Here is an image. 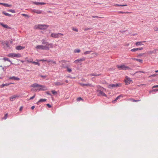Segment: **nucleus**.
Listing matches in <instances>:
<instances>
[{
	"label": "nucleus",
	"mask_w": 158,
	"mask_h": 158,
	"mask_svg": "<svg viewBox=\"0 0 158 158\" xmlns=\"http://www.w3.org/2000/svg\"><path fill=\"white\" fill-rule=\"evenodd\" d=\"M30 87L33 88L31 89V91L32 92L45 91L47 89L45 86L41 85L36 83L32 84Z\"/></svg>",
	"instance_id": "1"
},
{
	"label": "nucleus",
	"mask_w": 158,
	"mask_h": 158,
	"mask_svg": "<svg viewBox=\"0 0 158 158\" xmlns=\"http://www.w3.org/2000/svg\"><path fill=\"white\" fill-rule=\"evenodd\" d=\"M97 87L98 88V89L97 90V92L98 93L97 94L98 96H102L105 97H107V95L102 91V89H105L101 87L100 85L97 86Z\"/></svg>",
	"instance_id": "2"
},
{
	"label": "nucleus",
	"mask_w": 158,
	"mask_h": 158,
	"mask_svg": "<svg viewBox=\"0 0 158 158\" xmlns=\"http://www.w3.org/2000/svg\"><path fill=\"white\" fill-rule=\"evenodd\" d=\"M48 26L45 24H38L35 26V29H40L44 30L48 28Z\"/></svg>",
	"instance_id": "3"
},
{
	"label": "nucleus",
	"mask_w": 158,
	"mask_h": 158,
	"mask_svg": "<svg viewBox=\"0 0 158 158\" xmlns=\"http://www.w3.org/2000/svg\"><path fill=\"white\" fill-rule=\"evenodd\" d=\"M121 85L122 84L121 83H116L115 84H110L108 85V87L109 89H112L120 87Z\"/></svg>",
	"instance_id": "4"
},
{
	"label": "nucleus",
	"mask_w": 158,
	"mask_h": 158,
	"mask_svg": "<svg viewBox=\"0 0 158 158\" xmlns=\"http://www.w3.org/2000/svg\"><path fill=\"white\" fill-rule=\"evenodd\" d=\"M117 67L118 69L120 70H130L131 69V68H129L128 66H126L125 65H118L117 66Z\"/></svg>",
	"instance_id": "5"
},
{
	"label": "nucleus",
	"mask_w": 158,
	"mask_h": 158,
	"mask_svg": "<svg viewBox=\"0 0 158 158\" xmlns=\"http://www.w3.org/2000/svg\"><path fill=\"white\" fill-rule=\"evenodd\" d=\"M7 56L12 58L14 57L19 58L21 56V55L19 53H10L8 54Z\"/></svg>",
	"instance_id": "6"
},
{
	"label": "nucleus",
	"mask_w": 158,
	"mask_h": 158,
	"mask_svg": "<svg viewBox=\"0 0 158 158\" xmlns=\"http://www.w3.org/2000/svg\"><path fill=\"white\" fill-rule=\"evenodd\" d=\"M125 84L128 85L130 83H132V81L128 77L126 76L124 80Z\"/></svg>",
	"instance_id": "7"
},
{
	"label": "nucleus",
	"mask_w": 158,
	"mask_h": 158,
	"mask_svg": "<svg viewBox=\"0 0 158 158\" xmlns=\"http://www.w3.org/2000/svg\"><path fill=\"white\" fill-rule=\"evenodd\" d=\"M63 34L61 33H52L51 34V36L54 38H58L60 37L61 35H63Z\"/></svg>",
	"instance_id": "8"
},
{
	"label": "nucleus",
	"mask_w": 158,
	"mask_h": 158,
	"mask_svg": "<svg viewBox=\"0 0 158 158\" xmlns=\"http://www.w3.org/2000/svg\"><path fill=\"white\" fill-rule=\"evenodd\" d=\"M53 44H49L48 43V44H47L45 45L46 50H48L50 48H52L53 47Z\"/></svg>",
	"instance_id": "9"
},
{
	"label": "nucleus",
	"mask_w": 158,
	"mask_h": 158,
	"mask_svg": "<svg viewBox=\"0 0 158 158\" xmlns=\"http://www.w3.org/2000/svg\"><path fill=\"white\" fill-rule=\"evenodd\" d=\"M54 84L56 86H59V85H64V83L63 81H57L56 82H55L54 83Z\"/></svg>",
	"instance_id": "10"
},
{
	"label": "nucleus",
	"mask_w": 158,
	"mask_h": 158,
	"mask_svg": "<svg viewBox=\"0 0 158 158\" xmlns=\"http://www.w3.org/2000/svg\"><path fill=\"white\" fill-rule=\"evenodd\" d=\"M36 48L37 49H41V50H45L46 48L45 46H43L42 45H38L36 46Z\"/></svg>",
	"instance_id": "11"
},
{
	"label": "nucleus",
	"mask_w": 158,
	"mask_h": 158,
	"mask_svg": "<svg viewBox=\"0 0 158 158\" xmlns=\"http://www.w3.org/2000/svg\"><path fill=\"white\" fill-rule=\"evenodd\" d=\"M143 49V48H134L132 49H131V51L133 52H135L136 51H137L138 50H142Z\"/></svg>",
	"instance_id": "12"
},
{
	"label": "nucleus",
	"mask_w": 158,
	"mask_h": 158,
	"mask_svg": "<svg viewBox=\"0 0 158 158\" xmlns=\"http://www.w3.org/2000/svg\"><path fill=\"white\" fill-rule=\"evenodd\" d=\"M32 11L35 13L38 14H40L42 13L41 10H38L33 9L32 10Z\"/></svg>",
	"instance_id": "13"
},
{
	"label": "nucleus",
	"mask_w": 158,
	"mask_h": 158,
	"mask_svg": "<svg viewBox=\"0 0 158 158\" xmlns=\"http://www.w3.org/2000/svg\"><path fill=\"white\" fill-rule=\"evenodd\" d=\"M9 79H10V80H18V81H19L20 80L19 78L18 77H15V76H12L11 77H9Z\"/></svg>",
	"instance_id": "14"
},
{
	"label": "nucleus",
	"mask_w": 158,
	"mask_h": 158,
	"mask_svg": "<svg viewBox=\"0 0 158 158\" xmlns=\"http://www.w3.org/2000/svg\"><path fill=\"white\" fill-rule=\"evenodd\" d=\"M33 3L36 5H45L46 4V3L43 2H33Z\"/></svg>",
	"instance_id": "15"
},
{
	"label": "nucleus",
	"mask_w": 158,
	"mask_h": 158,
	"mask_svg": "<svg viewBox=\"0 0 158 158\" xmlns=\"http://www.w3.org/2000/svg\"><path fill=\"white\" fill-rule=\"evenodd\" d=\"M24 47L20 45L17 46L16 47V49L17 50H20L21 49H24Z\"/></svg>",
	"instance_id": "16"
},
{
	"label": "nucleus",
	"mask_w": 158,
	"mask_h": 158,
	"mask_svg": "<svg viewBox=\"0 0 158 158\" xmlns=\"http://www.w3.org/2000/svg\"><path fill=\"white\" fill-rule=\"evenodd\" d=\"M145 42V41H142V42H136L135 44L136 46H139L140 45H143V44H142L143 43Z\"/></svg>",
	"instance_id": "17"
},
{
	"label": "nucleus",
	"mask_w": 158,
	"mask_h": 158,
	"mask_svg": "<svg viewBox=\"0 0 158 158\" xmlns=\"http://www.w3.org/2000/svg\"><path fill=\"white\" fill-rule=\"evenodd\" d=\"M47 100V99H40L37 102V104H39V103L40 102H44L46 101Z\"/></svg>",
	"instance_id": "18"
},
{
	"label": "nucleus",
	"mask_w": 158,
	"mask_h": 158,
	"mask_svg": "<svg viewBox=\"0 0 158 158\" xmlns=\"http://www.w3.org/2000/svg\"><path fill=\"white\" fill-rule=\"evenodd\" d=\"M0 25L4 28H9V27L6 24H4L0 22Z\"/></svg>",
	"instance_id": "19"
},
{
	"label": "nucleus",
	"mask_w": 158,
	"mask_h": 158,
	"mask_svg": "<svg viewBox=\"0 0 158 158\" xmlns=\"http://www.w3.org/2000/svg\"><path fill=\"white\" fill-rule=\"evenodd\" d=\"M2 14H4L5 15L8 16L9 17H11L12 16V15L6 12L5 11H3L2 12Z\"/></svg>",
	"instance_id": "20"
},
{
	"label": "nucleus",
	"mask_w": 158,
	"mask_h": 158,
	"mask_svg": "<svg viewBox=\"0 0 158 158\" xmlns=\"http://www.w3.org/2000/svg\"><path fill=\"white\" fill-rule=\"evenodd\" d=\"M2 59L4 60L5 61H7L10 62V63L11 64H13L12 63L11 61L8 58L5 57V58H3Z\"/></svg>",
	"instance_id": "21"
},
{
	"label": "nucleus",
	"mask_w": 158,
	"mask_h": 158,
	"mask_svg": "<svg viewBox=\"0 0 158 158\" xmlns=\"http://www.w3.org/2000/svg\"><path fill=\"white\" fill-rule=\"evenodd\" d=\"M132 59L134 60H136V61H139V62H140V63H142V61H143V60H142L140 59H136V58H133Z\"/></svg>",
	"instance_id": "22"
},
{
	"label": "nucleus",
	"mask_w": 158,
	"mask_h": 158,
	"mask_svg": "<svg viewBox=\"0 0 158 158\" xmlns=\"http://www.w3.org/2000/svg\"><path fill=\"white\" fill-rule=\"evenodd\" d=\"M89 75L90 76H98L101 75V74H97L96 73H93L90 74Z\"/></svg>",
	"instance_id": "23"
},
{
	"label": "nucleus",
	"mask_w": 158,
	"mask_h": 158,
	"mask_svg": "<svg viewBox=\"0 0 158 158\" xmlns=\"http://www.w3.org/2000/svg\"><path fill=\"white\" fill-rule=\"evenodd\" d=\"M16 97V96H14L12 97H11L10 98V100L11 101H13L14 100H15Z\"/></svg>",
	"instance_id": "24"
},
{
	"label": "nucleus",
	"mask_w": 158,
	"mask_h": 158,
	"mask_svg": "<svg viewBox=\"0 0 158 158\" xmlns=\"http://www.w3.org/2000/svg\"><path fill=\"white\" fill-rule=\"evenodd\" d=\"M10 84L9 83H6V84H2L1 85V87H3L5 86H8Z\"/></svg>",
	"instance_id": "25"
},
{
	"label": "nucleus",
	"mask_w": 158,
	"mask_h": 158,
	"mask_svg": "<svg viewBox=\"0 0 158 158\" xmlns=\"http://www.w3.org/2000/svg\"><path fill=\"white\" fill-rule=\"evenodd\" d=\"M115 6H127V4L121 5V4H116L115 5Z\"/></svg>",
	"instance_id": "26"
},
{
	"label": "nucleus",
	"mask_w": 158,
	"mask_h": 158,
	"mask_svg": "<svg viewBox=\"0 0 158 158\" xmlns=\"http://www.w3.org/2000/svg\"><path fill=\"white\" fill-rule=\"evenodd\" d=\"M80 85L82 86H88V85H90V84H84V83H80Z\"/></svg>",
	"instance_id": "27"
},
{
	"label": "nucleus",
	"mask_w": 158,
	"mask_h": 158,
	"mask_svg": "<svg viewBox=\"0 0 158 158\" xmlns=\"http://www.w3.org/2000/svg\"><path fill=\"white\" fill-rule=\"evenodd\" d=\"M92 52L91 51H86L84 52V54L85 55L89 54L91 52Z\"/></svg>",
	"instance_id": "28"
},
{
	"label": "nucleus",
	"mask_w": 158,
	"mask_h": 158,
	"mask_svg": "<svg viewBox=\"0 0 158 158\" xmlns=\"http://www.w3.org/2000/svg\"><path fill=\"white\" fill-rule=\"evenodd\" d=\"M42 44H45L46 45L47 44H48V42H46L44 40H42Z\"/></svg>",
	"instance_id": "29"
},
{
	"label": "nucleus",
	"mask_w": 158,
	"mask_h": 158,
	"mask_svg": "<svg viewBox=\"0 0 158 158\" xmlns=\"http://www.w3.org/2000/svg\"><path fill=\"white\" fill-rule=\"evenodd\" d=\"M4 6L7 7H10L12 6V5H9L8 4L5 3Z\"/></svg>",
	"instance_id": "30"
},
{
	"label": "nucleus",
	"mask_w": 158,
	"mask_h": 158,
	"mask_svg": "<svg viewBox=\"0 0 158 158\" xmlns=\"http://www.w3.org/2000/svg\"><path fill=\"white\" fill-rule=\"evenodd\" d=\"M32 63L35 64V65H37L38 66L40 65V63L38 62H36L35 61H33L32 62Z\"/></svg>",
	"instance_id": "31"
},
{
	"label": "nucleus",
	"mask_w": 158,
	"mask_h": 158,
	"mask_svg": "<svg viewBox=\"0 0 158 158\" xmlns=\"http://www.w3.org/2000/svg\"><path fill=\"white\" fill-rule=\"evenodd\" d=\"M74 52L75 53H79L80 52V50L79 49H75L74 50Z\"/></svg>",
	"instance_id": "32"
},
{
	"label": "nucleus",
	"mask_w": 158,
	"mask_h": 158,
	"mask_svg": "<svg viewBox=\"0 0 158 158\" xmlns=\"http://www.w3.org/2000/svg\"><path fill=\"white\" fill-rule=\"evenodd\" d=\"M8 11L10 12H12L13 13H15V10L12 9H9L8 10H7Z\"/></svg>",
	"instance_id": "33"
},
{
	"label": "nucleus",
	"mask_w": 158,
	"mask_h": 158,
	"mask_svg": "<svg viewBox=\"0 0 158 158\" xmlns=\"http://www.w3.org/2000/svg\"><path fill=\"white\" fill-rule=\"evenodd\" d=\"M129 12H123V11H118V13L119 14H125V13H128Z\"/></svg>",
	"instance_id": "34"
},
{
	"label": "nucleus",
	"mask_w": 158,
	"mask_h": 158,
	"mask_svg": "<svg viewBox=\"0 0 158 158\" xmlns=\"http://www.w3.org/2000/svg\"><path fill=\"white\" fill-rule=\"evenodd\" d=\"M92 28H91V27L86 28H85L84 30L85 31H86L87 30H92Z\"/></svg>",
	"instance_id": "35"
},
{
	"label": "nucleus",
	"mask_w": 158,
	"mask_h": 158,
	"mask_svg": "<svg viewBox=\"0 0 158 158\" xmlns=\"http://www.w3.org/2000/svg\"><path fill=\"white\" fill-rule=\"evenodd\" d=\"M119 99V97L118 96L115 99L112 101V102L113 103H114L115 102V101H116L118 99Z\"/></svg>",
	"instance_id": "36"
},
{
	"label": "nucleus",
	"mask_w": 158,
	"mask_h": 158,
	"mask_svg": "<svg viewBox=\"0 0 158 158\" xmlns=\"http://www.w3.org/2000/svg\"><path fill=\"white\" fill-rule=\"evenodd\" d=\"M144 55V53H140L137 56V57H140L143 56Z\"/></svg>",
	"instance_id": "37"
},
{
	"label": "nucleus",
	"mask_w": 158,
	"mask_h": 158,
	"mask_svg": "<svg viewBox=\"0 0 158 158\" xmlns=\"http://www.w3.org/2000/svg\"><path fill=\"white\" fill-rule=\"evenodd\" d=\"M156 91H158V89H153L152 90H151L149 91V92L150 93H151L152 92H155Z\"/></svg>",
	"instance_id": "38"
},
{
	"label": "nucleus",
	"mask_w": 158,
	"mask_h": 158,
	"mask_svg": "<svg viewBox=\"0 0 158 158\" xmlns=\"http://www.w3.org/2000/svg\"><path fill=\"white\" fill-rule=\"evenodd\" d=\"M52 92L53 94H57V92L56 91H55V90H52Z\"/></svg>",
	"instance_id": "39"
},
{
	"label": "nucleus",
	"mask_w": 158,
	"mask_h": 158,
	"mask_svg": "<svg viewBox=\"0 0 158 158\" xmlns=\"http://www.w3.org/2000/svg\"><path fill=\"white\" fill-rule=\"evenodd\" d=\"M156 75V74H154L152 75H151L150 76H149L148 77H155Z\"/></svg>",
	"instance_id": "40"
},
{
	"label": "nucleus",
	"mask_w": 158,
	"mask_h": 158,
	"mask_svg": "<svg viewBox=\"0 0 158 158\" xmlns=\"http://www.w3.org/2000/svg\"><path fill=\"white\" fill-rule=\"evenodd\" d=\"M5 44L7 47H9L10 46L9 44V42L8 41H6L5 43Z\"/></svg>",
	"instance_id": "41"
},
{
	"label": "nucleus",
	"mask_w": 158,
	"mask_h": 158,
	"mask_svg": "<svg viewBox=\"0 0 158 158\" xmlns=\"http://www.w3.org/2000/svg\"><path fill=\"white\" fill-rule=\"evenodd\" d=\"M35 94L34 95V96H33L32 97L30 98L29 99V100H32V99H33L35 98Z\"/></svg>",
	"instance_id": "42"
},
{
	"label": "nucleus",
	"mask_w": 158,
	"mask_h": 158,
	"mask_svg": "<svg viewBox=\"0 0 158 158\" xmlns=\"http://www.w3.org/2000/svg\"><path fill=\"white\" fill-rule=\"evenodd\" d=\"M67 71L69 73H70L72 71V69H71L69 68L68 67H67Z\"/></svg>",
	"instance_id": "43"
},
{
	"label": "nucleus",
	"mask_w": 158,
	"mask_h": 158,
	"mask_svg": "<svg viewBox=\"0 0 158 158\" xmlns=\"http://www.w3.org/2000/svg\"><path fill=\"white\" fill-rule=\"evenodd\" d=\"M8 114H7H7H5V116H4V118H4V119H6L7 118V116H8Z\"/></svg>",
	"instance_id": "44"
},
{
	"label": "nucleus",
	"mask_w": 158,
	"mask_h": 158,
	"mask_svg": "<svg viewBox=\"0 0 158 158\" xmlns=\"http://www.w3.org/2000/svg\"><path fill=\"white\" fill-rule=\"evenodd\" d=\"M27 61L28 62L32 63V62H33V61H32V59H30L27 60Z\"/></svg>",
	"instance_id": "45"
},
{
	"label": "nucleus",
	"mask_w": 158,
	"mask_h": 158,
	"mask_svg": "<svg viewBox=\"0 0 158 158\" xmlns=\"http://www.w3.org/2000/svg\"><path fill=\"white\" fill-rule=\"evenodd\" d=\"M73 30L74 31H75L76 32H77L78 31V30L76 28H73Z\"/></svg>",
	"instance_id": "46"
},
{
	"label": "nucleus",
	"mask_w": 158,
	"mask_h": 158,
	"mask_svg": "<svg viewBox=\"0 0 158 158\" xmlns=\"http://www.w3.org/2000/svg\"><path fill=\"white\" fill-rule=\"evenodd\" d=\"M40 76L43 78H45L47 77L46 76V75L44 76V75H40Z\"/></svg>",
	"instance_id": "47"
},
{
	"label": "nucleus",
	"mask_w": 158,
	"mask_h": 158,
	"mask_svg": "<svg viewBox=\"0 0 158 158\" xmlns=\"http://www.w3.org/2000/svg\"><path fill=\"white\" fill-rule=\"evenodd\" d=\"M92 17L93 18H102V17H98V16H92Z\"/></svg>",
	"instance_id": "48"
},
{
	"label": "nucleus",
	"mask_w": 158,
	"mask_h": 158,
	"mask_svg": "<svg viewBox=\"0 0 158 158\" xmlns=\"http://www.w3.org/2000/svg\"><path fill=\"white\" fill-rule=\"evenodd\" d=\"M79 61H82L85 60V58H81L80 59H79Z\"/></svg>",
	"instance_id": "49"
},
{
	"label": "nucleus",
	"mask_w": 158,
	"mask_h": 158,
	"mask_svg": "<svg viewBox=\"0 0 158 158\" xmlns=\"http://www.w3.org/2000/svg\"><path fill=\"white\" fill-rule=\"evenodd\" d=\"M47 106L51 108L52 107V106L49 104H47Z\"/></svg>",
	"instance_id": "50"
},
{
	"label": "nucleus",
	"mask_w": 158,
	"mask_h": 158,
	"mask_svg": "<svg viewBox=\"0 0 158 158\" xmlns=\"http://www.w3.org/2000/svg\"><path fill=\"white\" fill-rule=\"evenodd\" d=\"M119 97V98H120L121 97H124V96L123 94H120L119 96H118Z\"/></svg>",
	"instance_id": "51"
},
{
	"label": "nucleus",
	"mask_w": 158,
	"mask_h": 158,
	"mask_svg": "<svg viewBox=\"0 0 158 158\" xmlns=\"http://www.w3.org/2000/svg\"><path fill=\"white\" fill-rule=\"evenodd\" d=\"M79 61H80L79 59H77V60H75V61H74V63H77V62H79Z\"/></svg>",
	"instance_id": "52"
},
{
	"label": "nucleus",
	"mask_w": 158,
	"mask_h": 158,
	"mask_svg": "<svg viewBox=\"0 0 158 158\" xmlns=\"http://www.w3.org/2000/svg\"><path fill=\"white\" fill-rule=\"evenodd\" d=\"M81 100H82V98L81 97H79L77 98V100L79 101Z\"/></svg>",
	"instance_id": "53"
},
{
	"label": "nucleus",
	"mask_w": 158,
	"mask_h": 158,
	"mask_svg": "<svg viewBox=\"0 0 158 158\" xmlns=\"http://www.w3.org/2000/svg\"><path fill=\"white\" fill-rule=\"evenodd\" d=\"M156 87L158 88V85H154L152 87V88H156Z\"/></svg>",
	"instance_id": "54"
},
{
	"label": "nucleus",
	"mask_w": 158,
	"mask_h": 158,
	"mask_svg": "<svg viewBox=\"0 0 158 158\" xmlns=\"http://www.w3.org/2000/svg\"><path fill=\"white\" fill-rule=\"evenodd\" d=\"M46 94L47 95L51 96V94L49 92H46Z\"/></svg>",
	"instance_id": "55"
},
{
	"label": "nucleus",
	"mask_w": 158,
	"mask_h": 158,
	"mask_svg": "<svg viewBox=\"0 0 158 158\" xmlns=\"http://www.w3.org/2000/svg\"><path fill=\"white\" fill-rule=\"evenodd\" d=\"M22 15L23 16H28L27 15L24 14H22Z\"/></svg>",
	"instance_id": "56"
},
{
	"label": "nucleus",
	"mask_w": 158,
	"mask_h": 158,
	"mask_svg": "<svg viewBox=\"0 0 158 158\" xmlns=\"http://www.w3.org/2000/svg\"><path fill=\"white\" fill-rule=\"evenodd\" d=\"M140 101V100H135L134 99L133 100V101L136 102H138Z\"/></svg>",
	"instance_id": "57"
},
{
	"label": "nucleus",
	"mask_w": 158,
	"mask_h": 158,
	"mask_svg": "<svg viewBox=\"0 0 158 158\" xmlns=\"http://www.w3.org/2000/svg\"><path fill=\"white\" fill-rule=\"evenodd\" d=\"M143 73V71H137V72H136L135 73Z\"/></svg>",
	"instance_id": "58"
},
{
	"label": "nucleus",
	"mask_w": 158,
	"mask_h": 158,
	"mask_svg": "<svg viewBox=\"0 0 158 158\" xmlns=\"http://www.w3.org/2000/svg\"><path fill=\"white\" fill-rule=\"evenodd\" d=\"M46 61L48 62V63H49L51 62L52 61V60H47V61Z\"/></svg>",
	"instance_id": "59"
},
{
	"label": "nucleus",
	"mask_w": 158,
	"mask_h": 158,
	"mask_svg": "<svg viewBox=\"0 0 158 158\" xmlns=\"http://www.w3.org/2000/svg\"><path fill=\"white\" fill-rule=\"evenodd\" d=\"M40 61H47V60L43 59V60H40Z\"/></svg>",
	"instance_id": "60"
},
{
	"label": "nucleus",
	"mask_w": 158,
	"mask_h": 158,
	"mask_svg": "<svg viewBox=\"0 0 158 158\" xmlns=\"http://www.w3.org/2000/svg\"><path fill=\"white\" fill-rule=\"evenodd\" d=\"M23 106H21V107H20V109H19V110H20V111H21L22 110V109H23Z\"/></svg>",
	"instance_id": "61"
},
{
	"label": "nucleus",
	"mask_w": 158,
	"mask_h": 158,
	"mask_svg": "<svg viewBox=\"0 0 158 158\" xmlns=\"http://www.w3.org/2000/svg\"><path fill=\"white\" fill-rule=\"evenodd\" d=\"M35 106H31V109H32V110H33L34 109V108H35Z\"/></svg>",
	"instance_id": "62"
},
{
	"label": "nucleus",
	"mask_w": 158,
	"mask_h": 158,
	"mask_svg": "<svg viewBox=\"0 0 158 158\" xmlns=\"http://www.w3.org/2000/svg\"><path fill=\"white\" fill-rule=\"evenodd\" d=\"M2 69L4 71H5L6 69L4 67H2Z\"/></svg>",
	"instance_id": "63"
},
{
	"label": "nucleus",
	"mask_w": 158,
	"mask_h": 158,
	"mask_svg": "<svg viewBox=\"0 0 158 158\" xmlns=\"http://www.w3.org/2000/svg\"><path fill=\"white\" fill-rule=\"evenodd\" d=\"M5 3H0V5H2L4 6Z\"/></svg>",
	"instance_id": "64"
}]
</instances>
